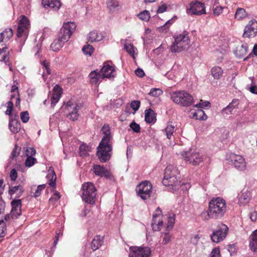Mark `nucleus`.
Returning <instances> with one entry per match:
<instances>
[{"label":"nucleus","instance_id":"36","mask_svg":"<svg viewBox=\"0 0 257 257\" xmlns=\"http://www.w3.org/2000/svg\"><path fill=\"white\" fill-rule=\"evenodd\" d=\"M65 42L61 41L59 38L55 40L51 45L50 48L53 51H59L64 45Z\"/></svg>","mask_w":257,"mask_h":257},{"label":"nucleus","instance_id":"52","mask_svg":"<svg viewBox=\"0 0 257 257\" xmlns=\"http://www.w3.org/2000/svg\"><path fill=\"white\" fill-rule=\"evenodd\" d=\"M6 224L4 220H0V237H3L6 234Z\"/></svg>","mask_w":257,"mask_h":257},{"label":"nucleus","instance_id":"13","mask_svg":"<svg viewBox=\"0 0 257 257\" xmlns=\"http://www.w3.org/2000/svg\"><path fill=\"white\" fill-rule=\"evenodd\" d=\"M164 217L162 214V211L159 207L155 210L153 215L151 226L154 231H159L163 226Z\"/></svg>","mask_w":257,"mask_h":257},{"label":"nucleus","instance_id":"17","mask_svg":"<svg viewBox=\"0 0 257 257\" xmlns=\"http://www.w3.org/2000/svg\"><path fill=\"white\" fill-rule=\"evenodd\" d=\"M188 14L195 15H201L206 13L205 7L203 3L196 1L193 2L190 5V8L187 9Z\"/></svg>","mask_w":257,"mask_h":257},{"label":"nucleus","instance_id":"19","mask_svg":"<svg viewBox=\"0 0 257 257\" xmlns=\"http://www.w3.org/2000/svg\"><path fill=\"white\" fill-rule=\"evenodd\" d=\"M12 210L10 215L13 218H16L21 214V200H13L11 202Z\"/></svg>","mask_w":257,"mask_h":257},{"label":"nucleus","instance_id":"61","mask_svg":"<svg viewBox=\"0 0 257 257\" xmlns=\"http://www.w3.org/2000/svg\"><path fill=\"white\" fill-rule=\"evenodd\" d=\"M223 7L221 6H216L213 8V14L216 16L219 15L222 13Z\"/></svg>","mask_w":257,"mask_h":257},{"label":"nucleus","instance_id":"63","mask_svg":"<svg viewBox=\"0 0 257 257\" xmlns=\"http://www.w3.org/2000/svg\"><path fill=\"white\" fill-rule=\"evenodd\" d=\"M18 148L17 145H15V148L14 149L11 154L12 158H14L19 155L20 149H19L18 151Z\"/></svg>","mask_w":257,"mask_h":257},{"label":"nucleus","instance_id":"51","mask_svg":"<svg viewBox=\"0 0 257 257\" xmlns=\"http://www.w3.org/2000/svg\"><path fill=\"white\" fill-rule=\"evenodd\" d=\"M37 163V160L33 157H27L25 161V166L31 167Z\"/></svg>","mask_w":257,"mask_h":257},{"label":"nucleus","instance_id":"55","mask_svg":"<svg viewBox=\"0 0 257 257\" xmlns=\"http://www.w3.org/2000/svg\"><path fill=\"white\" fill-rule=\"evenodd\" d=\"M26 155L27 157H33L36 153V151L34 148L28 147L25 150Z\"/></svg>","mask_w":257,"mask_h":257},{"label":"nucleus","instance_id":"40","mask_svg":"<svg viewBox=\"0 0 257 257\" xmlns=\"http://www.w3.org/2000/svg\"><path fill=\"white\" fill-rule=\"evenodd\" d=\"M90 147L85 145L82 144L79 148L80 155L82 157H85L88 155V152L90 151Z\"/></svg>","mask_w":257,"mask_h":257},{"label":"nucleus","instance_id":"29","mask_svg":"<svg viewBox=\"0 0 257 257\" xmlns=\"http://www.w3.org/2000/svg\"><path fill=\"white\" fill-rule=\"evenodd\" d=\"M47 178L49 181V185L52 187H55L56 175L53 168L52 167L49 168L48 170V174L47 175Z\"/></svg>","mask_w":257,"mask_h":257},{"label":"nucleus","instance_id":"46","mask_svg":"<svg viewBox=\"0 0 257 257\" xmlns=\"http://www.w3.org/2000/svg\"><path fill=\"white\" fill-rule=\"evenodd\" d=\"M94 49L92 46L87 44L83 46L82 51L83 53L88 56H91L93 52Z\"/></svg>","mask_w":257,"mask_h":257},{"label":"nucleus","instance_id":"2","mask_svg":"<svg viewBox=\"0 0 257 257\" xmlns=\"http://www.w3.org/2000/svg\"><path fill=\"white\" fill-rule=\"evenodd\" d=\"M226 211V203L225 200L221 197L213 198L209 203L208 210L203 211L200 214L204 220L210 218H220Z\"/></svg>","mask_w":257,"mask_h":257},{"label":"nucleus","instance_id":"49","mask_svg":"<svg viewBox=\"0 0 257 257\" xmlns=\"http://www.w3.org/2000/svg\"><path fill=\"white\" fill-rule=\"evenodd\" d=\"M124 47L126 52L132 57H134V53L135 52V47L131 44H125Z\"/></svg>","mask_w":257,"mask_h":257},{"label":"nucleus","instance_id":"3","mask_svg":"<svg viewBox=\"0 0 257 257\" xmlns=\"http://www.w3.org/2000/svg\"><path fill=\"white\" fill-rule=\"evenodd\" d=\"M175 40L170 46V50L173 53H179L187 49L190 44L189 33L184 31L181 34L174 36Z\"/></svg>","mask_w":257,"mask_h":257},{"label":"nucleus","instance_id":"20","mask_svg":"<svg viewBox=\"0 0 257 257\" xmlns=\"http://www.w3.org/2000/svg\"><path fill=\"white\" fill-rule=\"evenodd\" d=\"M62 89L58 85H56L53 89V93L51 98V105L54 106L59 101L61 95Z\"/></svg>","mask_w":257,"mask_h":257},{"label":"nucleus","instance_id":"57","mask_svg":"<svg viewBox=\"0 0 257 257\" xmlns=\"http://www.w3.org/2000/svg\"><path fill=\"white\" fill-rule=\"evenodd\" d=\"M131 128L135 133H139L140 131V126L139 124L136 123L135 121L132 122L130 125Z\"/></svg>","mask_w":257,"mask_h":257},{"label":"nucleus","instance_id":"37","mask_svg":"<svg viewBox=\"0 0 257 257\" xmlns=\"http://www.w3.org/2000/svg\"><path fill=\"white\" fill-rule=\"evenodd\" d=\"M211 72L214 79H219L222 75L223 70L219 66H215L211 69Z\"/></svg>","mask_w":257,"mask_h":257},{"label":"nucleus","instance_id":"48","mask_svg":"<svg viewBox=\"0 0 257 257\" xmlns=\"http://www.w3.org/2000/svg\"><path fill=\"white\" fill-rule=\"evenodd\" d=\"M8 56V48L4 47L0 48V61H5Z\"/></svg>","mask_w":257,"mask_h":257},{"label":"nucleus","instance_id":"34","mask_svg":"<svg viewBox=\"0 0 257 257\" xmlns=\"http://www.w3.org/2000/svg\"><path fill=\"white\" fill-rule=\"evenodd\" d=\"M21 124L17 120H11L9 122V128L13 133H17L20 130Z\"/></svg>","mask_w":257,"mask_h":257},{"label":"nucleus","instance_id":"9","mask_svg":"<svg viewBox=\"0 0 257 257\" xmlns=\"http://www.w3.org/2000/svg\"><path fill=\"white\" fill-rule=\"evenodd\" d=\"M228 227L223 223H219L216 230L211 235V240L215 243H219L223 240L228 232Z\"/></svg>","mask_w":257,"mask_h":257},{"label":"nucleus","instance_id":"58","mask_svg":"<svg viewBox=\"0 0 257 257\" xmlns=\"http://www.w3.org/2000/svg\"><path fill=\"white\" fill-rule=\"evenodd\" d=\"M140 106V102L139 101L134 100L131 103V107L135 111H136L139 108Z\"/></svg>","mask_w":257,"mask_h":257},{"label":"nucleus","instance_id":"14","mask_svg":"<svg viewBox=\"0 0 257 257\" xmlns=\"http://www.w3.org/2000/svg\"><path fill=\"white\" fill-rule=\"evenodd\" d=\"M130 257H150L151 250L148 247L132 246Z\"/></svg>","mask_w":257,"mask_h":257},{"label":"nucleus","instance_id":"35","mask_svg":"<svg viewBox=\"0 0 257 257\" xmlns=\"http://www.w3.org/2000/svg\"><path fill=\"white\" fill-rule=\"evenodd\" d=\"M247 13L243 8H238L235 14L234 18L237 20H242L247 17Z\"/></svg>","mask_w":257,"mask_h":257},{"label":"nucleus","instance_id":"41","mask_svg":"<svg viewBox=\"0 0 257 257\" xmlns=\"http://www.w3.org/2000/svg\"><path fill=\"white\" fill-rule=\"evenodd\" d=\"M166 169H168V171H170V173L169 176L170 177L180 176L178 170L177 169L176 167L174 165H169L166 167Z\"/></svg>","mask_w":257,"mask_h":257},{"label":"nucleus","instance_id":"43","mask_svg":"<svg viewBox=\"0 0 257 257\" xmlns=\"http://www.w3.org/2000/svg\"><path fill=\"white\" fill-rule=\"evenodd\" d=\"M167 218L168 223L167 228L168 230H170L172 229L173 225L175 223V215L173 213L169 214V216L167 217Z\"/></svg>","mask_w":257,"mask_h":257},{"label":"nucleus","instance_id":"24","mask_svg":"<svg viewBox=\"0 0 257 257\" xmlns=\"http://www.w3.org/2000/svg\"><path fill=\"white\" fill-rule=\"evenodd\" d=\"M104 36L96 31L90 32L88 35V40L91 42H98L102 40Z\"/></svg>","mask_w":257,"mask_h":257},{"label":"nucleus","instance_id":"31","mask_svg":"<svg viewBox=\"0 0 257 257\" xmlns=\"http://www.w3.org/2000/svg\"><path fill=\"white\" fill-rule=\"evenodd\" d=\"M119 7V4L117 0H108L106 2V7L110 13L115 12Z\"/></svg>","mask_w":257,"mask_h":257},{"label":"nucleus","instance_id":"11","mask_svg":"<svg viewBox=\"0 0 257 257\" xmlns=\"http://www.w3.org/2000/svg\"><path fill=\"white\" fill-rule=\"evenodd\" d=\"M168 169H165L164 176L162 181L164 185L168 187H172V189L176 190L180 186V176L170 177V171Z\"/></svg>","mask_w":257,"mask_h":257},{"label":"nucleus","instance_id":"50","mask_svg":"<svg viewBox=\"0 0 257 257\" xmlns=\"http://www.w3.org/2000/svg\"><path fill=\"white\" fill-rule=\"evenodd\" d=\"M138 16L140 19L145 21H148L150 18V15L149 11L145 10L140 13Z\"/></svg>","mask_w":257,"mask_h":257},{"label":"nucleus","instance_id":"15","mask_svg":"<svg viewBox=\"0 0 257 257\" xmlns=\"http://www.w3.org/2000/svg\"><path fill=\"white\" fill-rule=\"evenodd\" d=\"M257 36V21L254 19L248 22L245 26L243 37L244 38H253Z\"/></svg>","mask_w":257,"mask_h":257},{"label":"nucleus","instance_id":"23","mask_svg":"<svg viewBox=\"0 0 257 257\" xmlns=\"http://www.w3.org/2000/svg\"><path fill=\"white\" fill-rule=\"evenodd\" d=\"M247 52V45L246 44H242L236 47V50L234 51V54L237 57L241 58L246 55Z\"/></svg>","mask_w":257,"mask_h":257},{"label":"nucleus","instance_id":"64","mask_svg":"<svg viewBox=\"0 0 257 257\" xmlns=\"http://www.w3.org/2000/svg\"><path fill=\"white\" fill-rule=\"evenodd\" d=\"M135 74L140 77H142L145 75V72L143 69L139 68L135 71Z\"/></svg>","mask_w":257,"mask_h":257},{"label":"nucleus","instance_id":"33","mask_svg":"<svg viewBox=\"0 0 257 257\" xmlns=\"http://www.w3.org/2000/svg\"><path fill=\"white\" fill-rule=\"evenodd\" d=\"M9 191L11 195L16 194V196L19 197L22 194L24 189L23 186L19 185L10 188Z\"/></svg>","mask_w":257,"mask_h":257},{"label":"nucleus","instance_id":"1","mask_svg":"<svg viewBox=\"0 0 257 257\" xmlns=\"http://www.w3.org/2000/svg\"><path fill=\"white\" fill-rule=\"evenodd\" d=\"M101 131L103 137L97 147V155L100 162H106L111 156L113 138L109 125L105 124Z\"/></svg>","mask_w":257,"mask_h":257},{"label":"nucleus","instance_id":"16","mask_svg":"<svg viewBox=\"0 0 257 257\" xmlns=\"http://www.w3.org/2000/svg\"><path fill=\"white\" fill-rule=\"evenodd\" d=\"M66 106L68 111L67 115L68 118L73 121L77 120L79 116L78 111L81 107V105L73 103L71 101H68L67 102Z\"/></svg>","mask_w":257,"mask_h":257},{"label":"nucleus","instance_id":"28","mask_svg":"<svg viewBox=\"0 0 257 257\" xmlns=\"http://www.w3.org/2000/svg\"><path fill=\"white\" fill-rule=\"evenodd\" d=\"M103 239L100 235H96L91 243V248L93 251L98 249L102 244Z\"/></svg>","mask_w":257,"mask_h":257},{"label":"nucleus","instance_id":"60","mask_svg":"<svg viewBox=\"0 0 257 257\" xmlns=\"http://www.w3.org/2000/svg\"><path fill=\"white\" fill-rule=\"evenodd\" d=\"M209 257H220L219 248H214L211 251Z\"/></svg>","mask_w":257,"mask_h":257},{"label":"nucleus","instance_id":"5","mask_svg":"<svg viewBox=\"0 0 257 257\" xmlns=\"http://www.w3.org/2000/svg\"><path fill=\"white\" fill-rule=\"evenodd\" d=\"M171 99L174 102L182 106H189L193 102V97L184 90L172 92Z\"/></svg>","mask_w":257,"mask_h":257},{"label":"nucleus","instance_id":"25","mask_svg":"<svg viewBox=\"0 0 257 257\" xmlns=\"http://www.w3.org/2000/svg\"><path fill=\"white\" fill-rule=\"evenodd\" d=\"M94 173L96 175L100 177H105L108 178L110 176L109 172L103 167L100 165H94L93 167Z\"/></svg>","mask_w":257,"mask_h":257},{"label":"nucleus","instance_id":"44","mask_svg":"<svg viewBox=\"0 0 257 257\" xmlns=\"http://www.w3.org/2000/svg\"><path fill=\"white\" fill-rule=\"evenodd\" d=\"M171 235L168 232L163 233L161 236V243L164 245L168 244L171 241Z\"/></svg>","mask_w":257,"mask_h":257},{"label":"nucleus","instance_id":"18","mask_svg":"<svg viewBox=\"0 0 257 257\" xmlns=\"http://www.w3.org/2000/svg\"><path fill=\"white\" fill-rule=\"evenodd\" d=\"M99 72L103 79L111 78L115 75L114 68L109 64H104Z\"/></svg>","mask_w":257,"mask_h":257},{"label":"nucleus","instance_id":"53","mask_svg":"<svg viewBox=\"0 0 257 257\" xmlns=\"http://www.w3.org/2000/svg\"><path fill=\"white\" fill-rule=\"evenodd\" d=\"M163 93V91L159 88H153L151 90L149 94L153 96H159Z\"/></svg>","mask_w":257,"mask_h":257},{"label":"nucleus","instance_id":"7","mask_svg":"<svg viewBox=\"0 0 257 257\" xmlns=\"http://www.w3.org/2000/svg\"><path fill=\"white\" fill-rule=\"evenodd\" d=\"M226 160L229 164L233 165L238 170L243 171L246 169V163L242 156L234 153H230L226 155Z\"/></svg>","mask_w":257,"mask_h":257},{"label":"nucleus","instance_id":"32","mask_svg":"<svg viewBox=\"0 0 257 257\" xmlns=\"http://www.w3.org/2000/svg\"><path fill=\"white\" fill-rule=\"evenodd\" d=\"M249 247L251 250L254 252L257 251V229L254 230L250 236Z\"/></svg>","mask_w":257,"mask_h":257},{"label":"nucleus","instance_id":"27","mask_svg":"<svg viewBox=\"0 0 257 257\" xmlns=\"http://www.w3.org/2000/svg\"><path fill=\"white\" fill-rule=\"evenodd\" d=\"M42 4L45 7L55 10H58L61 6L60 0H42Z\"/></svg>","mask_w":257,"mask_h":257},{"label":"nucleus","instance_id":"59","mask_svg":"<svg viewBox=\"0 0 257 257\" xmlns=\"http://www.w3.org/2000/svg\"><path fill=\"white\" fill-rule=\"evenodd\" d=\"M13 107V103L12 101H10L8 102L7 108L6 111V114L8 115H11L12 113V109Z\"/></svg>","mask_w":257,"mask_h":257},{"label":"nucleus","instance_id":"54","mask_svg":"<svg viewBox=\"0 0 257 257\" xmlns=\"http://www.w3.org/2000/svg\"><path fill=\"white\" fill-rule=\"evenodd\" d=\"M21 119L23 122H27L30 118L29 114L28 111H23L20 114Z\"/></svg>","mask_w":257,"mask_h":257},{"label":"nucleus","instance_id":"47","mask_svg":"<svg viewBox=\"0 0 257 257\" xmlns=\"http://www.w3.org/2000/svg\"><path fill=\"white\" fill-rule=\"evenodd\" d=\"M45 188V185L43 184V185H39L37 187V189L35 190L34 192H33L32 191V190H33V189H32V191H31L32 196H33L34 197H37L40 196L41 193V191L43 190Z\"/></svg>","mask_w":257,"mask_h":257},{"label":"nucleus","instance_id":"10","mask_svg":"<svg viewBox=\"0 0 257 257\" xmlns=\"http://www.w3.org/2000/svg\"><path fill=\"white\" fill-rule=\"evenodd\" d=\"M152 192V184L147 181L140 183L136 188L137 195L143 200L148 199Z\"/></svg>","mask_w":257,"mask_h":257},{"label":"nucleus","instance_id":"8","mask_svg":"<svg viewBox=\"0 0 257 257\" xmlns=\"http://www.w3.org/2000/svg\"><path fill=\"white\" fill-rule=\"evenodd\" d=\"M75 29L76 25L73 22H67L64 23L60 30L58 38L61 41L65 42H67Z\"/></svg>","mask_w":257,"mask_h":257},{"label":"nucleus","instance_id":"62","mask_svg":"<svg viewBox=\"0 0 257 257\" xmlns=\"http://www.w3.org/2000/svg\"><path fill=\"white\" fill-rule=\"evenodd\" d=\"M10 178L12 181H15L17 178V172L16 169H13L10 172Z\"/></svg>","mask_w":257,"mask_h":257},{"label":"nucleus","instance_id":"26","mask_svg":"<svg viewBox=\"0 0 257 257\" xmlns=\"http://www.w3.org/2000/svg\"><path fill=\"white\" fill-rule=\"evenodd\" d=\"M250 198V193L247 191L242 192L238 195V203L240 205H244L247 204Z\"/></svg>","mask_w":257,"mask_h":257},{"label":"nucleus","instance_id":"4","mask_svg":"<svg viewBox=\"0 0 257 257\" xmlns=\"http://www.w3.org/2000/svg\"><path fill=\"white\" fill-rule=\"evenodd\" d=\"M96 189L91 182L84 183L81 188V198L83 201L89 204L95 203Z\"/></svg>","mask_w":257,"mask_h":257},{"label":"nucleus","instance_id":"12","mask_svg":"<svg viewBox=\"0 0 257 257\" xmlns=\"http://www.w3.org/2000/svg\"><path fill=\"white\" fill-rule=\"evenodd\" d=\"M184 161L194 166L200 164L203 161V157L199 153L196 152H184L181 154Z\"/></svg>","mask_w":257,"mask_h":257},{"label":"nucleus","instance_id":"38","mask_svg":"<svg viewBox=\"0 0 257 257\" xmlns=\"http://www.w3.org/2000/svg\"><path fill=\"white\" fill-rule=\"evenodd\" d=\"M193 118L199 120H206L207 116L205 114L204 111L202 109H198L195 112L193 115Z\"/></svg>","mask_w":257,"mask_h":257},{"label":"nucleus","instance_id":"21","mask_svg":"<svg viewBox=\"0 0 257 257\" xmlns=\"http://www.w3.org/2000/svg\"><path fill=\"white\" fill-rule=\"evenodd\" d=\"M90 82L92 84L99 85L103 79L100 72L95 70L92 71L89 75Z\"/></svg>","mask_w":257,"mask_h":257},{"label":"nucleus","instance_id":"22","mask_svg":"<svg viewBox=\"0 0 257 257\" xmlns=\"http://www.w3.org/2000/svg\"><path fill=\"white\" fill-rule=\"evenodd\" d=\"M239 104L238 99H233L226 107L222 110V113L224 116L232 113L234 109L236 108Z\"/></svg>","mask_w":257,"mask_h":257},{"label":"nucleus","instance_id":"6","mask_svg":"<svg viewBox=\"0 0 257 257\" xmlns=\"http://www.w3.org/2000/svg\"><path fill=\"white\" fill-rule=\"evenodd\" d=\"M30 29V22L25 16H21L17 28V41L23 45L27 38Z\"/></svg>","mask_w":257,"mask_h":257},{"label":"nucleus","instance_id":"56","mask_svg":"<svg viewBox=\"0 0 257 257\" xmlns=\"http://www.w3.org/2000/svg\"><path fill=\"white\" fill-rule=\"evenodd\" d=\"M210 106V103L208 101H203L202 100H201L199 103L195 105L196 107L203 108H209Z\"/></svg>","mask_w":257,"mask_h":257},{"label":"nucleus","instance_id":"45","mask_svg":"<svg viewBox=\"0 0 257 257\" xmlns=\"http://www.w3.org/2000/svg\"><path fill=\"white\" fill-rule=\"evenodd\" d=\"M174 131V126L172 124H168L165 130L166 135L168 139H171Z\"/></svg>","mask_w":257,"mask_h":257},{"label":"nucleus","instance_id":"30","mask_svg":"<svg viewBox=\"0 0 257 257\" xmlns=\"http://www.w3.org/2000/svg\"><path fill=\"white\" fill-rule=\"evenodd\" d=\"M13 30L11 28H7L0 34V42H7L13 36Z\"/></svg>","mask_w":257,"mask_h":257},{"label":"nucleus","instance_id":"39","mask_svg":"<svg viewBox=\"0 0 257 257\" xmlns=\"http://www.w3.org/2000/svg\"><path fill=\"white\" fill-rule=\"evenodd\" d=\"M155 119L154 112L149 109L145 110V120L148 123H152Z\"/></svg>","mask_w":257,"mask_h":257},{"label":"nucleus","instance_id":"42","mask_svg":"<svg viewBox=\"0 0 257 257\" xmlns=\"http://www.w3.org/2000/svg\"><path fill=\"white\" fill-rule=\"evenodd\" d=\"M177 19V17L175 16L171 20H168L166 22L165 25L160 28V31L164 33H166L169 28V27L173 24V22Z\"/></svg>","mask_w":257,"mask_h":257}]
</instances>
